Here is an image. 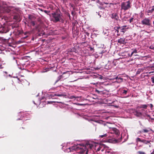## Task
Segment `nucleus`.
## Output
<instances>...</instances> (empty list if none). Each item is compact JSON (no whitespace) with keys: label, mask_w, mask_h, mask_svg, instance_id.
Wrapping results in <instances>:
<instances>
[{"label":"nucleus","mask_w":154,"mask_h":154,"mask_svg":"<svg viewBox=\"0 0 154 154\" xmlns=\"http://www.w3.org/2000/svg\"><path fill=\"white\" fill-rule=\"evenodd\" d=\"M86 149L84 150V152L86 151V154H88V149H90L96 150L97 152L101 149L102 151L104 150V146L91 141L88 142L84 145Z\"/></svg>","instance_id":"f257e3e1"},{"label":"nucleus","mask_w":154,"mask_h":154,"mask_svg":"<svg viewBox=\"0 0 154 154\" xmlns=\"http://www.w3.org/2000/svg\"><path fill=\"white\" fill-rule=\"evenodd\" d=\"M86 149L85 147L83 144H81L77 146H75L69 147L65 150L67 152H74L75 151L78 153H82L84 152V150Z\"/></svg>","instance_id":"f03ea898"},{"label":"nucleus","mask_w":154,"mask_h":154,"mask_svg":"<svg viewBox=\"0 0 154 154\" xmlns=\"http://www.w3.org/2000/svg\"><path fill=\"white\" fill-rule=\"evenodd\" d=\"M113 134H115L117 136L119 135L120 133L119 130L115 128H110L108 132L103 135H100V137L102 138L108 136L111 138L113 136Z\"/></svg>","instance_id":"7ed1b4c3"},{"label":"nucleus","mask_w":154,"mask_h":154,"mask_svg":"<svg viewBox=\"0 0 154 154\" xmlns=\"http://www.w3.org/2000/svg\"><path fill=\"white\" fill-rule=\"evenodd\" d=\"M130 3L128 1L122 3L121 5L122 9L126 10L131 8Z\"/></svg>","instance_id":"20e7f679"},{"label":"nucleus","mask_w":154,"mask_h":154,"mask_svg":"<svg viewBox=\"0 0 154 154\" xmlns=\"http://www.w3.org/2000/svg\"><path fill=\"white\" fill-rule=\"evenodd\" d=\"M53 18L56 22L59 21L61 19V16L60 13H56L53 14Z\"/></svg>","instance_id":"39448f33"},{"label":"nucleus","mask_w":154,"mask_h":154,"mask_svg":"<svg viewBox=\"0 0 154 154\" xmlns=\"http://www.w3.org/2000/svg\"><path fill=\"white\" fill-rule=\"evenodd\" d=\"M143 24L149 25H150V20L147 18H145L141 21Z\"/></svg>","instance_id":"423d86ee"},{"label":"nucleus","mask_w":154,"mask_h":154,"mask_svg":"<svg viewBox=\"0 0 154 154\" xmlns=\"http://www.w3.org/2000/svg\"><path fill=\"white\" fill-rule=\"evenodd\" d=\"M112 18L116 20H119V17L118 14L116 13H113L112 14Z\"/></svg>","instance_id":"0eeeda50"},{"label":"nucleus","mask_w":154,"mask_h":154,"mask_svg":"<svg viewBox=\"0 0 154 154\" xmlns=\"http://www.w3.org/2000/svg\"><path fill=\"white\" fill-rule=\"evenodd\" d=\"M118 42L120 44H125V38H121L118 40Z\"/></svg>","instance_id":"6e6552de"},{"label":"nucleus","mask_w":154,"mask_h":154,"mask_svg":"<svg viewBox=\"0 0 154 154\" xmlns=\"http://www.w3.org/2000/svg\"><path fill=\"white\" fill-rule=\"evenodd\" d=\"M150 142V141L149 140H142V142L144 144H147L148 143H149Z\"/></svg>","instance_id":"1a4fd4ad"},{"label":"nucleus","mask_w":154,"mask_h":154,"mask_svg":"<svg viewBox=\"0 0 154 154\" xmlns=\"http://www.w3.org/2000/svg\"><path fill=\"white\" fill-rule=\"evenodd\" d=\"M137 53V51L136 49H135L132 52L131 55H130L129 56L130 57H131L132 55L133 54H134V53Z\"/></svg>","instance_id":"9d476101"},{"label":"nucleus","mask_w":154,"mask_h":154,"mask_svg":"<svg viewBox=\"0 0 154 154\" xmlns=\"http://www.w3.org/2000/svg\"><path fill=\"white\" fill-rule=\"evenodd\" d=\"M11 10V9L10 8H9L6 9H5V11L7 13H9L10 12V11Z\"/></svg>","instance_id":"9b49d317"},{"label":"nucleus","mask_w":154,"mask_h":154,"mask_svg":"<svg viewBox=\"0 0 154 154\" xmlns=\"http://www.w3.org/2000/svg\"><path fill=\"white\" fill-rule=\"evenodd\" d=\"M57 96L59 97H61L63 96V95L62 94H54V96Z\"/></svg>","instance_id":"f8f14e48"},{"label":"nucleus","mask_w":154,"mask_h":154,"mask_svg":"<svg viewBox=\"0 0 154 154\" xmlns=\"http://www.w3.org/2000/svg\"><path fill=\"white\" fill-rule=\"evenodd\" d=\"M136 142H142V140H141L140 138H137L136 139Z\"/></svg>","instance_id":"ddd939ff"},{"label":"nucleus","mask_w":154,"mask_h":154,"mask_svg":"<svg viewBox=\"0 0 154 154\" xmlns=\"http://www.w3.org/2000/svg\"><path fill=\"white\" fill-rule=\"evenodd\" d=\"M136 115L137 116H140L141 115V112H136Z\"/></svg>","instance_id":"4468645a"},{"label":"nucleus","mask_w":154,"mask_h":154,"mask_svg":"<svg viewBox=\"0 0 154 154\" xmlns=\"http://www.w3.org/2000/svg\"><path fill=\"white\" fill-rule=\"evenodd\" d=\"M148 132V130L146 129H144L143 131H142L141 132V133L143 132Z\"/></svg>","instance_id":"2eb2a0df"},{"label":"nucleus","mask_w":154,"mask_h":154,"mask_svg":"<svg viewBox=\"0 0 154 154\" xmlns=\"http://www.w3.org/2000/svg\"><path fill=\"white\" fill-rule=\"evenodd\" d=\"M75 104L77 105H79V106H84L85 104H80L79 103H76Z\"/></svg>","instance_id":"dca6fc26"},{"label":"nucleus","mask_w":154,"mask_h":154,"mask_svg":"<svg viewBox=\"0 0 154 154\" xmlns=\"http://www.w3.org/2000/svg\"><path fill=\"white\" fill-rule=\"evenodd\" d=\"M147 105H143L141 107L142 108H143L144 109H146V108H147Z\"/></svg>","instance_id":"f3484780"},{"label":"nucleus","mask_w":154,"mask_h":154,"mask_svg":"<svg viewBox=\"0 0 154 154\" xmlns=\"http://www.w3.org/2000/svg\"><path fill=\"white\" fill-rule=\"evenodd\" d=\"M138 153L139 154H145L144 152H141V151H138Z\"/></svg>","instance_id":"a211bd4d"},{"label":"nucleus","mask_w":154,"mask_h":154,"mask_svg":"<svg viewBox=\"0 0 154 154\" xmlns=\"http://www.w3.org/2000/svg\"><path fill=\"white\" fill-rule=\"evenodd\" d=\"M154 11V5L152 7V9L150 11L151 12H152Z\"/></svg>","instance_id":"6ab92c4d"},{"label":"nucleus","mask_w":154,"mask_h":154,"mask_svg":"<svg viewBox=\"0 0 154 154\" xmlns=\"http://www.w3.org/2000/svg\"><path fill=\"white\" fill-rule=\"evenodd\" d=\"M127 91L126 90H124L123 91V93L126 94L127 93Z\"/></svg>","instance_id":"aec40b11"},{"label":"nucleus","mask_w":154,"mask_h":154,"mask_svg":"<svg viewBox=\"0 0 154 154\" xmlns=\"http://www.w3.org/2000/svg\"><path fill=\"white\" fill-rule=\"evenodd\" d=\"M119 141L116 140H115L114 141L112 142L114 143H116L118 142Z\"/></svg>","instance_id":"412c9836"},{"label":"nucleus","mask_w":154,"mask_h":154,"mask_svg":"<svg viewBox=\"0 0 154 154\" xmlns=\"http://www.w3.org/2000/svg\"><path fill=\"white\" fill-rule=\"evenodd\" d=\"M54 102H55V101H48V102H47L48 104H51L53 103H54Z\"/></svg>","instance_id":"4be33fe9"},{"label":"nucleus","mask_w":154,"mask_h":154,"mask_svg":"<svg viewBox=\"0 0 154 154\" xmlns=\"http://www.w3.org/2000/svg\"><path fill=\"white\" fill-rule=\"evenodd\" d=\"M150 48L154 50V46L152 45H151L149 47Z\"/></svg>","instance_id":"5701e85b"},{"label":"nucleus","mask_w":154,"mask_h":154,"mask_svg":"<svg viewBox=\"0 0 154 154\" xmlns=\"http://www.w3.org/2000/svg\"><path fill=\"white\" fill-rule=\"evenodd\" d=\"M151 79L152 82L153 83H154V77L151 78Z\"/></svg>","instance_id":"b1692460"},{"label":"nucleus","mask_w":154,"mask_h":154,"mask_svg":"<svg viewBox=\"0 0 154 154\" xmlns=\"http://www.w3.org/2000/svg\"><path fill=\"white\" fill-rule=\"evenodd\" d=\"M116 79H120L121 81H122V78H118V77H117L116 78Z\"/></svg>","instance_id":"393cba45"},{"label":"nucleus","mask_w":154,"mask_h":154,"mask_svg":"<svg viewBox=\"0 0 154 154\" xmlns=\"http://www.w3.org/2000/svg\"><path fill=\"white\" fill-rule=\"evenodd\" d=\"M96 92H97L98 93H100V91H98L97 90H96Z\"/></svg>","instance_id":"a878e982"},{"label":"nucleus","mask_w":154,"mask_h":154,"mask_svg":"<svg viewBox=\"0 0 154 154\" xmlns=\"http://www.w3.org/2000/svg\"><path fill=\"white\" fill-rule=\"evenodd\" d=\"M89 48H90V50L91 51H92V50H94L93 48H91V47H89Z\"/></svg>","instance_id":"bb28decb"},{"label":"nucleus","mask_w":154,"mask_h":154,"mask_svg":"<svg viewBox=\"0 0 154 154\" xmlns=\"http://www.w3.org/2000/svg\"><path fill=\"white\" fill-rule=\"evenodd\" d=\"M133 18H131V19L130 20V22H131L132 21V20H133Z\"/></svg>","instance_id":"cd10ccee"},{"label":"nucleus","mask_w":154,"mask_h":154,"mask_svg":"<svg viewBox=\"0 0 154 154\" xmlns=\"http://www.w3.org/2000/svg\"><path fill=\"white\" fill-rule=\"evenodd\" d=\"M74 97H75L74 96H72V97H71V98L72 99Z\"/></svg>","instance_id":"c85d7f7f"},{"label":"nucleus","mask_w":154,"mask_h":154,"mask_svg":"<svg viewBox=\"0 0 154 154\" xmlns=\"http://www.w3.org/2000/svg\"><path fill=\"white\" fill-rule=\"evenodd\" d=\"M46 71H43V72H46Z\"/></svg>","instance_id":"c756f323"},{"label":"nucleus","mask_w":154,"mask_h":154,"mask_svg":"<svg viewBox=\"0 0 154 154\" xmlns=\"http://www.w3.org/2000/svg\"><path fill=\"white\" fill-rule=\"evenodd\" d=\"M57 102V103H61V102Z\"/></svg>","instance_id":"7c9ffc66"},{"label":"nucleus","mask_w":154,"mask_h":154,"mask_svg":"<svg viewBox=\"0 0 154 154\" xmlns=\"http://www.w3.org/2000/svg\"><path fill=\"white\" fill-rule=\"evenodd\" d=\"M121 32H124L123 31V30H122V31H121Z\"/></svg>","instance_id":"2f4dec72"},{"label":"nucleus","mask_w":154,"mask_h":154,"mask_svg":"<svg viewBox=\"0 0 154 154\" xmlns=\"http://www.w3.org/2000/svg\"><path fill=\"white\" fill-rule=\"evenodd\" d=\"M103 47H104V45H103V47H102V48H103Z\"/></svg>","instance_id":"473e14b6"},{"label":"nucleus","mask_w":154,"mask_h":154,"mask_svg":"<svg viewBox=\"0 0 154 154\" xmlns=\"http://www.w3.org/2000/svg\"><path fill=\"white\" fill-rule=\"evenodd\" d=\"M153 24H154V21H153Z\"/></svg>","instance_id":"72a5a7b5"},{"label":"nucleus","mask_w":154,"mask_h":154,"mask_svg":"<svg viewBox=\"0 0 154 154\" xmlns=\"http://www.w3.org/2000/svg\"><path fill=\"white\" fill-rule=\"evenodd\" d=\"M0 68H2V67H1L0 66Z\"/></svg>","instance_id":"f704fd0d"},{"label":"nucleus","mask_w":154,"mask_h":154,"mask_svg":"<svg viewBox=\"0 0 154 154\" xmlns=\"http://www.w3.org/2000/svg\"><path fill=\"white\" fill-rule=\"evenodd\" d=\"M151 154H154V153H151Z\"/></svg>","instance_id":"c9c22d12"},{"label":"nucleus","mask_w":154,"mask_h":154,"mask_svg":"<svg viewBox=\"0 0 154 154\" xmlns=\"http://www.w3.org/2000/svg\"><path fill=\"white\" fill-rule=\"evenodd\" d=\"M105 4H108V3H105Z\"/></svg>","instance_id":"e433bc0d"},{"label":"nucleus","mask_w":154,"mask_h":154,"mask_svg":"<svg viewBox=\"0 0 154 154\" xmlns=\"http://www.w3.org/2000/svg\"><path fill=\"white\" fill-rule=\"evenodd\" d=\"M153 66H154V63L153 64Z\"/></svg>","instance_id":"4c0bfd02"},{"label":"nucleus","mask_w":154,"mask_h":154,"mask_svg":"<svg viewBox=\"0 0 154 154\" xmlns=\"http://www.w3.org/2000/svg\"><path fill=\"white\" fill-rule=\"evenodd\" d=\"M66 72L68 73L69 72Z\"/></svg>","instance_id":"58836bf2"}]
</instances>
